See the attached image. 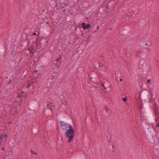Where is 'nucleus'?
<instances>
[{
  "label": "nucleus",
  "mask_w": 159,
  "mask_h": 159,
  "mask_svg": "<svg viewBox=\"0 0 159 159\" xmlns=\"http://www.w3.org/2000/svg\"><path fill=\"white\" fill-rule=\"evenodd\" d=\"M148 126V124L146 123L142 125V128L146 130L147 133L151 141L155 142L158 140V133L155 130H152Z\"/></svg>",
  "instance_id": "obj_1"
},
{
  "label": "nucleus",
  "mask_w": 159,
  "mask_h": 159,
  "mask_svg": "<svg viewBox=\"0 0 159 159\" xmlns=\"http://www.w3.org/2000/svg\"><path fill=\"white\" fill-rule=\"evenodd\" d=\"M65 132L66 137L68 138L67 142L70 143L73 140L75 135V132L72 127L70 126V128L66 130Z\"/></svg>",
  "instance_id": "obj_2"
},
{
  "label": "nucleus",
  "mask_w": 159,
  "mask_h": 159,
  "mask_svg": "<svg viewBox=\"0 0 159 159\" xmlns=\"http://www.w3.org/2000/svg\"><path fill=\"white\" fill-rule=\"evenodd\" d=\"M148 91L146 89L141 90L140 93L139 94V98L140 100H141V95H142V98L143 99H146L147 98V95Z\"/></svg>",
  "instance_id": "obj_3"
},
{
  "label": "nucleus",
  "mask_w": 159,
  "mask_h": 159,
  "mask_svg": "<svg viewBox=\"0 0 159 159\" xmlns=\"http://www.w3.org/2000/svg\"><path fill=\"white\" fill-rule=\"evenodd\" d=\"M62 121H60V123H65L69 127V129L70 128V126L72 127L71 125V121L69 120H68L66 118H62L61 119Z\"/></svg>",
  "instance_id": "obj_4"
},
{
  "label": "nucleus",
  "mask_w": 159,
  "mask_h": 159,
  "mask_svg": "<svg viewBox=\"0 0 159 159\" xmlns=\"http://www.w3.org/2000/svg\"><path fill=\"white\" fill-rule=\"evenodd\" d=\"M91 25L90 24H87L86 23L83 22L81 24V27L84 30H87L89 28Z\"/></svg>",
  "instance_id": "obj_5"
},
{
  "label": "nucleus",
  "mask_w": 159,
  "mask_h": 159,
  "mask_svg": "<svg viewBox=\"0 0 159 159\" xmlns=\"http://www.w3.org/2000/svg\"><path fill=\"white\" fill-rule=\"evenodd\" d=\"M146 115L148 117L149 120L150 121L153 122L154 121L153 116L150 111L147 112Z\"/></svg>",
  "instance_id": "obj_6"
},
{
  "label": "nucleus",
  "mask_w": 159,
  "mask_h": 159,
  "mask_svg": "<svg viewBox=\"0 0 159 159\" xmlns=\"http://www.w3.org/2000/svg\"><path fill=\"white\" fill-rule=\"evenodd\" d=\"M61 128L63 130H66L69 129V127L65 123H60Z\"/></svg>",
  "instance_id": "obj_7"
},
{
  "label": "nucleus",
  "mask_w": 159,
  "mask_h": 159,
  "mask_svg": "<svg viewBox=\"0 0 159 159\" xmlns=\"http://www.w3.org/2000/svg\"><path fill=\"white\" fill-rule=\"evenodd\" d=\"M144 106L146 108V111L147 113V112L150 111L149 109L148 105V103H145L144 105Z\"/></svg>",
  "instance_id": "obj_8"
},
{
  "label": "nucleus",
  "mask_w": 159,
  "mask_h": 159,
  "mask_svg": "<svg viewBox=\"0 0 159 159\" xmlns=\"http://www.w3.org/2000/svg\"><path fill=\"white\" fill-rule=\"evenodd\" d=\"M4 49L2 47H0V56L4 55Z\"/></svg>",
  "instance_id": "obj_9"
},
{
  "label": "nucleus",
  "mask_w": 159,
  "mask_h": 159,
  "mask_svg": "<svg viewBox=\"0 0 159 159\" xmlns=\"http://www.w3.org/2000/svg\"><path fill=\"white\" fill-rule=\"evenodd\" d=\"M145 60L143 58H142L140 60V64L141 65L143 66L144 64Z\"/></svg>",
  "instance_id": "obj_10"
},
{
  "label": "nucleus",
  "mask_w": 159,
  "mask_h": 159,
  "mask_svg": "<svg viewBox=\"0 0 159 159\" xmlns=\"http://www.w3.org/2000/svg\"><path fill=\"white\" fill-rule=\"evenodd\" d=\"M36 106V104L35 102L32 103L30 107V108L31 109H34Z\"/></svg>",
  "instance_id": "obj_11"
},
{
  "label": "nucleus",
  "mask_w": 159,
  "mask_h": 159,
  "mask_svg": "<svg viewBox=\"0 0 159 159\" xmlns=\"http://www.w3.org/2000/svg\"><path fill=\"white\" fill-rule=\"evenodd\" d=\"M32 133H33L35 134H36L37 132V129L34 128V129H32Z\"/></svg>",
  "instance_id": "obj_12"
},
{
  "label": "nucleus",
  "mask_w": 159,
  "mask_h": 159,
  "mask_svg": "<svg viewBox=\"0 0 159 159\" xmlns=\"http://www.w3.org/2000/svg\"><path fill=\"white\" fill-rule=\"evenodd\" d=\"M61 62H56L55 63L56 66L57 68H59L60 66Z\"/></svg>",
  "instance_id": "obj_13"
},
{
  "label": "nucleus",
  "mask_w": 159,
  "mask_h": 159,
  "mask_svg": "<svg viewBox=\"0 0 159 159\" xmlns=\"http://www.w3.org/2000/svg\"><path fill=\"white\" fill-rule=\"evenodd\" d=\"M55 75H51L49 76V78L50 80H53L55 79Z\"/></svg>",
  "instance_id": "obj_14"
},
{
  "label": "nucleus",
  "mask_w": 159,
  "mask_h": 159,
  "mask_svg": "<svg viewBox=\"0 0 159 159\" xmlns=\"http://www.w3.org/2000/svg\"><path fill=\"white\" fill-rule=\"evenodd\" d=\"M30 152L32 154L34 155H37V153L36 152H34L33 150L32 149L30 150Z\"/></svg>",
  "instance_id": "obj_15"
},
{
  "label": "nucleus",
  "mask_w": 159,
  "mask_h": 159,
  "mask_svg": "<svg viewBox=\"0 0 159 159\" xmlns=\"http://www.w3.org/2000/svg\"><path fill=\"white\" fill-rule=\"evenodd\" d=\"M89 76L91 78V79L93 77H95V75H91V74H90L89 75Z\"/></svg>",
  "instance_id": "obj_16"
},
{
  "label": "nucleus",
  "mask_w": 159,
  "mask_h": 159,
  "mask_svg": "<svg viewBox=\"0 0 159 159\" xmlns=\"http://www.w3.org/2000/svg\"><path fill=\"white\" fill-rule=\"evenodd\" d=\"M123 100L124 102H126L127 101V98L126 97H124V98H123Z\"/></svg>",
  "instance_id": "obj_17"
},
{
  "label": "nucleus",
  "mask_w": 159,
  "mask_h": 159,
  "mask_svg": "<svg viewBox=\"0 0 159 159\" xmlns=\"http://www.w3.org/2000/svg\"><path fill=\"white\" fill-rule=\"evenodd\" d=\"M57 75V73L55 72H54L53 73H52L51 75H55V76H56Z\"/></svg>",
  "instance_id": "obj_18"
},
{
  "label": "nucleus",
  "mask_w": 159,
  "mask_h": 159,
  "mask_svg": "<svg viewBox=\"0 0 159 159\" xmlns=\"http://www.w3.org/2000/svg\"><path fill=\"white\" fill-rule=\"evenodd\" d=\"M63 4H64V5H65V6H61V8H65V6H67L66 4H65V3L62 4V5Z\"/></svg>",
  "instance_id": "obj_19"
},
{
  "label": "nucleus",
  "mask_w": 159,
  "mask_h": 159,
  "mask_svg": "<svg viewBox=\"0 0 159 159\" xmlns=\"http://www.w3.org/2000/svg\"><path fill=\"white\" fill-rule=\"evenodd\" d=\"M23 97V96H22L21 94H20V95H18L17 96V98H22Z\"/></svg>",
  "instance_id": "obj_20"
},
{
  "label": "nucleus",
  "mask_w": 159,
  "mask_h": 159,
  "mask_svg": "<svg viewBox=\"0 0 159 159\" xmlns=\"http://www.w3.org/2000/svg\"><path fill=\"white\" fill-rule=\"evenodd\" d=\"M34 49V48H32L31 50L30 51L31 53H34V51H33V50Z\"/></svg>",
  "instance_id": "obj_21"
},
{
  "label": "nucleus",
  "mask_w": 159,
  "mask_h": 159,
  "mask_svg": "<svg viewBox=\"0 0 159 159\" xmlns=\"http://www.w3.org/2000/svg\"><path fill=\"white\" fill-rule=\"evenodd\" d=\"M50 104L51 105V107H55V106L54 104L53 103H50Z\"/></svg>",
  "instance_id": "obj_22"
},
{
  "label": "nucleus",
  "mask_w": 159,
  "mask_h": 159,
  "mask_svg": "<svg viewBox=\"0 0 159 159\" xmlns=\"http://www.w3.org/2000/svg\"><path fill=\"white\" fill-rule=\"evenodd\" d=\"M105 109L107 111V110H108L109 109V107H108V106H107V105L105 106Z\"/></svg>",
  "instance_id": "obj_23"
},
{
  "label": "nucleus",
  "mask_w": 159,
  "mask_h": 159,
  "mask_svg": "<svg viewBox=\"0 0 159 159\" xmlns=\"http://www.w3.org/2000/svg\"><path fill=\"white\" fill-rule=\"evenodd\" d=\"M102 64H101V65H97V66H98L99 67H102Z\"/></svg>",
  "instance_id": "obj_24"
},
{
  "label": "nucleus",
  "mask_w": 159,
  "mask_h": 159,
  "mask_svg": "<svg viewBox=\"0 0 159 159\" xmlns=\"http://www.w3.org/2000/svg\"><path fill=\"white\" fill-rule=\"evenodd\" d=\"M31 86V84L30 83V84H28V85L27 87H28V88H30V87Z\"/></svg>",
  "instance_id": "obj_25"
},
{
  "label": "nucleus",
  "mask_w": 159,
  "mask_h": 159,
  "mask_svg": "<svg viewBox=\"0 0 159 159\" xmlns=\"http://www.w3.org/2000/svg\"><path fill=\"white\" fill-rule=\"evenodd\" d=\"M150 82H151V80H148L147 81V83H150Z\"/></svg>",
  "instance_id": "obj_26"
},
{
  "label": "nucleus",
  "mask_w": 159,
  "mask_h": 159,
  "mask_svg": "<svg viewBox=\"0 0 159 159\" xmlns=\"http://www.w3.org/2000/svg\"><path fill=\"white\" fill-rule=\"evenodd\" d=\"M102 87L104 88V89H106V88L105 87V86H104V85L103 84H102Z\"/></svg>",
  "instance_id": "obj_27"
},
{
  "label": "nucleus",
  "mask_w": 159,
  "mask_h": 159,
  "mask_svg": "<svg viewBox=\"0 0 159 159\" xmlns=\"http://www.w3.org/2000/svg\"><path fill=\"white\" fill-rule=\"evenodd\" d=\"M32 48H31V47H30V48H29L28 49V50H29V51H30L31 50V49H32Z\"/></svg>",
  "instance_id": "obj_28"
},
{
  "label": "nucleus",
  "mask_w": 159,
  "mask_h": 159,
  "mask_svg": "<svg viewBox=\"0 0 159 159\" xmlns=\"http://www.w3.org/2000/svg\"><path fill=\"white\" fill-rule=\"evenodd\" d=\"M106 8V9H109V7L108 5V4H107V6Z\"/></svg>",
  "instance_id": "obj_29"
},
{
  "label": "nucleus",
  "mask_w": 159,
  "mask_h": 159,
  "mask_svg": "<svg viewBox=\"0 0 159 159\" xmlns=\"http://www.w3.org/2000/svg\"><path fill=\"white\" fill-rule=\"evenodd\" d=\"M2 136H3V135L2 134V135L1 136V137H0V139H1V140L3 138Z\"/></svg>",
  "instance_id": "obj_30"
},
{
  "label": "nucleus",
  "mask_w": 159,
  "mask_h": 159,
  "mask_svg": "<svg viewBox=\"0 0 159 159\" xmlns=\"http://www.w3.org/2000/svg\"><path fill=\"white\" fill-rule=\"evenodd\" d=\"M11 82V80H9V81L8 82V84H9Z\"/></svg>",
  "instance_id": "obj_31"
},
{
  "label": "nucleus",
  "mask_w": 159,
  "mask_h": 159,
  "mask_svg": "<svg viewBox=\"0 0 159 159\" xmlns=\"http://www.w3.org/2000/svg\"><path fill=\"white\" fill-rule=\"evenodd\" d=\"M4 136L6 137H8L7 135L5 134H4Z\"/></svg>",
  "instance_id": "obj_32"
},
{
  "label": "nucleus",
  "mask_w": 159,
  "mask_h": 159,
  "mask_svg": "<svg viewBox=\"0 0 159 159\" xmlns=\"http://www.w3.org/2000/svg\"><path fill=\"white\" fill-rule=\"evenodd\" d=\"M33 35H36L37 34L36 33H34L33 34Z\"/></svg>",
  "instance_id": "obj_33"
},
{
  "label": "nucleus",
  "mask_w": 159,
  "mask_h": 159,
  "mask_svg": "<svg viewBox=\"0 0 159 159\" xmlns=\"http://www.w3.org/2000/svg\"><path fill=\"white\" fill-rule=\"evenodd\" d=\"M59 60H60L59 59V58H57V59L56 61H55V62H56L57 61H58Z\"/></svg>",
  "instance_id": "obj_34"
},
{
  "label": "nucleus",
  "mask_w": 159,
  "mask_h": 159,
  "mask_svg": "<svg viewBox=\"0 0 159 159\" xmlns=\"http://www.w3.org/2000/svg\"><path fill=\"white\" fill-rule=\"evenodd\" d=\"M23 58H21V59H20V61H23Z\"/></svg>",
  "instance_id": "obj_35"
},
{
  "label": "nucleus",
  "mask_w": 159,
  "mask_h": 159,
  "mask_svg": "<svg viewBox=\"0 0 159 159\" xmlns=\"http://www.w3.org/2000/svg\"><path fill=\"white\" fill-rule=\"evenodd\" d=\"M140 105H141V108H142L143 107V105L142 104V103H141Z\"/></svg>",
  "instance_id": "obj_36"
},
{
  "label": "nucleus",
  "mask_w": 159,
  "mask_h": 159,
  "mask_svg": "<svg viewBox=\"0 0 159 159\" xmlns=\"http://www.w3.org/2000/svg\"><path fill=\"white\" fill-rule=\"evenodd\" d=\"M122 81V78H120V81Z\"/></svg>",
  "instance_id": "obj_37"
},
{
  "label": "nucleus",
  "mask_w": 159,
  "mask_h": 159,
  "mask_svg": "<svg viewBox=\"0 0 159 159\" xmlns=\"http://www.w3.org/2000/svg\"><path fill=\"white\" fill-rule=\"evenodd\" d=\"M11 109H13V110H16V108H11Z\"/></svg>",
  "instance_id": "obj_38"
},
{
  "label": "nucleus",
  "mask_w": 159,
  "mask_h": 159,
  "mask_svg": "<svg viewBox=\"0 0 159 159\" xmlns=\"http://www.w3.org/2000/svg\"><path fill=\"white\" fill-rule=\"evenodd\" d=\"M157 127H159V124H158L157 125Z\"/></svg>",
  "instance_id": "obj_39"
},
{
  "label": "nucleus",
  "mask_w": 159,
  "mask_h": 159,
  "mask_svg": "<svg viewBox=\"0 0 159 159\" xmlns=\"http://www.w3.org/2000/svg\"><path fill=\"white\" fill-rule=\"evenodd\" d=\"M35 82L36 83H37L39 82V81H38L37 80H36Z\"/></svg>",
  "instance_id": "obj_40"
},
{
  "label": "nucleus",
  "mask_w": 159,
  "mask_h": 159,
  "mask_svg": "<svg viewBox=\"0 0 159 159\" xmlns=\"http://www.w3.org/2000/svg\"><path fill=\"white\" fill-rule=\"evenodd\" d=\"M49 109H50V110H51H51H53V109H52V108H51V107H50V108L49 107Z\"/></svg>",
  "instance_id": "obj_41"
},
{
  "label": "nucleus",
  "mask_w": 159,
  "mask_h": 159,
  "mask_svg": "<svg viewBox=\"0 0 159 159\" xmlns=\"http://www.w3.org/2000/svg\"><path fill=\"white\" fill-rule=\"evenodd\" d=\"M12 152V150H10L9 151V153H11Z\"/></svg>",
  "instance_id": "obj_42"
},
{
  "label": "nucleus",
  "mask_w": 159,
  "mask_h": 159,
  "mask_svg": "<svg viewBox=\"0 0 159 159\" xmlns=\"http://www.w3.org/2000/svg\"><path fill=\"white\" fill-rule=\"evenodd\" d=\"M97 29H99V27L98 26L97 27Z\"/></svg>",
  "instance_id": "obj_43"
},
{
  "label": "nucleus",
  "mask_w": 159,
  "mask_h": 159,
  "mask_svg": "<svg viewBox=\"0 0 159 159\" xmlns=\"http://www.w3.org/2000/svg\"><path fill=\"white\" fill-rule=\"evenodd\" d=\"M111 29H112V27H111V28H110L109 29V30H111Z\"/></svg>",
  "instance_id": "obj_44"
},
{
  "label": "nucleus",
  "mask_w": 159,
  "mask_h": 159,
  "mask_svg": "<svg viewBox=\"0 0 159 159\" xmlns=\"http://www.w3.org/2000/svg\"><path fill=\"white\" fill-rule=\"evenodd\" d=\"M61 58L62 57H61L60 58H59V60H60L61 59Z\"/></svg>",
  "instance_id": "obj_45"
},
{
  "label": "nucleus",
  "mask_w": 159,
  "mask_h": 159,
  "mask_svg": "<svg viewBox=\"0 0 159 159\" xmlns=\"http://www.w3.org/2000/svg\"><path fill=\"white\" fill-rule=\"evenodd\" d=\"M15 102H16V103H17V102H18L16 100H15Z\"/></svg>",
  "instance_id": "obj_46"
},
{
  "label": "nucleus",
  "mask_w": 159,
  "mask_h": 159,
  "mask_svg": "<svg viewBox=\"0 0 159 159\" xmlns=\"http://www.w3.org/2000/svg\"><path fill=\"white\" fill-rule=\"evenodd\" d=\"M145 45H148V44L147 43H146L145 44Z\"/></svg>",
  "instance_id": "obj_47"
},
{
  "label": "nucleus",
  "mask_w": 159,
  "mask_h": 159,
  "mask_svg": "<svg viewBox=\"0 0 159 159\" xmlns=\"http://www.w3.org/2000/svg\"><path fill=\"white\" fill-rule=\"evenodd\" d=\"M4 149H5L4 148H3L2 149V150H4Z\"/></svg>",
  "instance_id": "obj_48"
},
{
  "label": "nucleus",
  "mask_w": 159,
  "mask_h": 159,
  "mask_svg": "<svg viewBox=\"0 0 159 159\" xmlns=\"http://www.w3.org/2000/svg\"><path fill=\"white\" fill-rule=\"evenodd\" d=\"M9 123H10V124H11V121H10V122H9Z\"/></svg>",
  "instance_id": "obj_49"
},
{
  "label": "nucleus",
  "mask_w": 159,
  "mask_h": 159,
  "mask_svg": "<svg viewBox=\"0 0 159 159\" xmlns=\"http://www.w3.org/2000/svg\"><path fill=\"white\" fill-rule=\"evenodd\" d=\"M21 93H24V92H23V91L21 92Z\"/></svg>",
  "instance_id": "obj_50"
},
{
  "label": "nucleus",
  "mask_w": 159,
  "mask_h": 159,
  "mask_svg": "<svg viewBox=\"0 0 159 159\" xmlns=\"http://www.w3.org/2000/svg\"><path fill=\"white\" fill-rule=\"evenodd\" d=\"M112 146L113 148H114V146L113 145H112Z\"/></svg>",
  "instance_id": "obj_51"
},
{
  "label": "nucleus",
  "mask_w": 159,
  "mask_h": 159,
  "mask_svg": "<svg viewBox=\"0 0 159 159\" xmlns=\"http://www.w3.org/2000/svg\"><path fill=\"white\" fill-rule=\"evenodd\" d=\"M49 106V104H48V107Z\"/></svg>",
  "instance_id": "obj_52"
},
{
  "label": "nucleus",
  "mask_w": 159,
  "mask_h": 159,
  "mask_svg": "<svg viewBox=\"0 0 159 159\" xmlns=\"http://www.w3.org/2000/svg\"><path fill=\"white\" fill-rule=\"evenodd\" d=\"M65 9H64V11H65Z\"/></svg>",
  "instance_id": "obj_53"
}]
</instances>
